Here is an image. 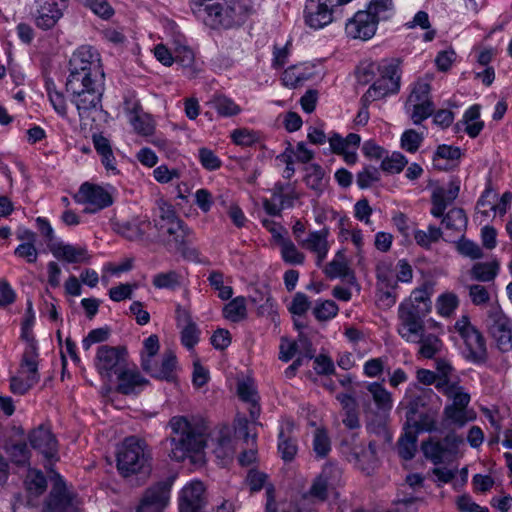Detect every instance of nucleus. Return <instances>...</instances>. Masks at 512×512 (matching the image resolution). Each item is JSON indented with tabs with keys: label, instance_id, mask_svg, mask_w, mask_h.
I'll list each match as a JSON object with an SVG mask.
<instances>
[{
	"label": "nucleus",
	"instance_id": "f257e3e1",
	"mask_svg": "<svg viewBox=\"0 0 512 512\" xmlns=\"http://www.w3.org/2000/svg\"><path fill=\"white\" fill-rule=\"evenodd\" d=\"M66 91L76 106L80 118H88L101 109L105 74L100 53L89 45H82L71 55L68 63Z\"/></svg>",
	"mask_w": 512,
	"mask_h": 512
},
{
	"label": "nucleus",
	"instance_id": "f03ea898",
	"mask_svg": "<svg viewBox=\"0 0 512 512\" xmlns=\"http://www.w3.org/2000/svg\"><path fill=\"white\" fill-rule=\"evenodd\" d=\"M168 426L171 429V435L168 438L171 459L181 462L204 448L205 426L200 419L177 415L169 420Z\"/></svg>",
	"mask_w": 512,
	"mask_h": 512
},
{
	"label": "nucleus",
	"instance_id": "7ed1b4c3",
	"mask_svg": "<svg viewBox=\"0 0 512 512\" xmlns=\"http://www.w3.org/2000/svg\"><path fill=\"white\" fill-rule=\"evenodd\" d=\"M154 224L168 249L180 250L189 242L191 231L177 216L172 205L163 201L159 203V214Z\"/></svg>",
	"mask_w": 512,
	"mask_h": 512
},
{
	"label": "nucleus",
	"instance_id": "20e7f679",
	"mask_svg": "<svg viewBox=\"0 0 512 512\" xmlns=\"http://www.w3.org/2000/svg\"><path fill=\"white\" fill-rule=\"evenodd\" d=\"M150 452L144 440L127 437L117 452V469L124 477L147 472L150 468Z\"/></svg>",
	"mask_w": 512,
	"mask_h": 512
},
{
	"label": "nucleus",
	"instance_id": "39448f33",
	"mask_svg": "<svg viewBox=\"0 0 512 512\" xmlns=\"http://www.w3.org/2000/svg\"><path fill=\"white\" fill-rule=\"evenodd\" d=\"M199 11L198 18L212 29L231 28L239 24L247 13L245 5L239 0L231 1L229 4L225 0L221 5L213 7L206 5V8Z\"/></svg>",
	"mask_w": 512,
	"mask_h": 512
},
{
	"label": "nucleus",
	"instance_id": "423d86ee",
	"mask_svg": "<svg viewBox=\"0 0 512 512\" xmlns=\"http://www.w3.org/2000/svg\"><path fill=\"white\" fill-rule=\"evenodd\" d=\"M352 0H306L304 20L315 30L321 29L337 19L341 7Z\"/></svg>",
	"mask_w": 512,
	"mask_h": 512
},
{
	"label": "nucleus",
	"instance_id": "0eeeda50",
	"mask_svg": "<svg viewBox=\"0 0 512 512\" xmlns=\"http://www.w3.org/2000/svg\"><path fill=\"white\" fill-rule=\"evenodd\" d=\"M431 85L426 80L416 81L405 103L406 113L416 125L429 118L434 111V104L431 100Z\"/></svg>",
	"mask_w": 512,
	"mask_h": 512
},
{
	"label": "nucleus",
	"instance_id": "6e6552de",
	"mask_svg": "<svg viewBox=\"0 0 512 512\" xmlns=\"http://www.w3.org/2000/svg\"><path fill=\"white\" fill-rule=\"evenodd\" d=\"M454 330L460 335L465 344V356L474 363L486 360L487 349L482 334L471 325L467 316H462L454 324Z\"/></svg>",
	"mask_w": 512,
	"mask_h": 512
},
{
	"label": "nucleus",
	"instance_id": "1a4fd4ad",
	"mask_svg": "<svg viewBox=\"0 0 512 512\" xmlns=\"http://www.w3.org/2000/svg\"><path fill=\"white\" fill-rule=\"evenodd\" d=\"M13 512H33L30 506L15 505ZM42 512H77L74 497L68 491L63 479L57 475Z\"/></svg>",
	"mask_w": 512,
	"mask_h": 512
},
{
	"label": "nucleus",
	"instance_id": "9d476101",
	"mask_svg": "<svg viewBox=\"0 0 512 512\" xmlns=\"http://www.w3.org/2000/svg\"><path fill=\"white\" fill-rule=\"evenodd\" d=\"M400 69L397 63L390 62L381 69V77L377 79L362 96L361 102L370 104L389 94H394L400 88Z\"/></svg>",
	"mask_w": 512,
	"mask_h": 512
},
{
	"label": "nucleus",
	"instance_id": "9b49d317",
	"mask_svg": "<svg viewBox=\"0 0 512 512\" xmlns=\"http://www.w3.org/2000/svg\"><path fill=\"white\" fill-rule=\"evenodd\" d=\"M125 348L101 345L97 349L95 367L102 378L111 380L127 365Z\"/></svg>",
	"mask_w": 512,
	"mask_h": 512
},
{
	"label": "nucleus",
	"instance_id": "f8f14e48",
	"mask_svg": "<svg viewBox=\"0 0 512 512\" xmlns=\"http://www.w3.org/2000/svg\"><path fill=\"white\" fill-rule=\"evenodd\" d=\"M462 438L455 433L446 435L442 440L430 438L421 445L424 456L433 464L438 465L450 462L456 455Z\"/></svg>",
	"mask_w": 512,
	"mask_h": 512
},
{
	"label": "nucleus",
	"instance_id": "ddd939ff",
	"mask_svg": "<svg viewBox=\"0 0 512 512\" xmlns=\"http://www.w3.org/2000/svg\"><path fill=\"white\" fill-rule=\"evenodd\" d=\"M488 328L499 350H512V321L504 314L500 306L493 305L488 311Z\"/></svg>",
	"mask_w": 512,
	"mask_h": 512
},
{
	"label": "nucleus",
	"instance_id": "4468645a",
	"mask_svg": "<svg viewBox=\"0 0 512 512\" xmlns=\"http://www.w3.org/2000/svg\"><path fill=\"white\" fill-rule=\"evenodd\" d=\"M112 192V186H100L85 182L80 186L75 199L78 203L90 205L92 208H86L85 211L94 213L112 205Z\"/></svg>",
	"mask_w": 512,
	"mask_h": 512
},
{
	"label": "nucleus",
	"instance_id": "2eb2a0df",
	"mask_svg": "<svg viewBox=\"0 0 512 512\" xmlns=\"http://www.w3.org/2000/svg\"><path fill=\"white\" fill-rule=\"evenodd\" d=\"M207 494L201 481H191L183 487L179 499L180 512H207Z\"/></svg>",
	"mask_w": 512,
	"mask_h": 512
},
{
	"label": "nucleus",
	"instance_id": "dca6fc26",
	"mask_svg": "<svg viewBox=\"0 0 512 512\" xmlns=\"http://www.w3.org/2000/svg\"><path fill=\"white\" fill-rule=\"evenodd\" d=\"M398 334L408 343H418L425 333L423 315L416 314L404 307L398 308Z\"/></svg>",
	"mask_w": 512,
	"mask_h": 512
},
{
	"label": "nucleus",
	"instance_id": "f3484780",
	"mask_svg": "<svg viewBox=\"0 0 512 512\" xmlns=\"http://www.w3.org/2000/svg\"><path fill=\"white\" fill-rule=\"evenodd\" d=\"M171 483L168 480L160 481L146 490L137 512H162L170 495Z\"/></svg>",
	"mask_w": 512,
	"mask_h": 512
},
{
	"label": "nucleus",
	"instance_id": "a211bd4d",
	"mask_svg": "<svg viewBox=\"0 0 512 512\" xmlns=\"http://www.w3.org/2000/svg\"><path fill=\"white\" fill-rule=\"evenodd\" d=\"M378 21L367 10H361L348 20L345 32L353 39L368 40L375 35Z\"/></svg>",
	"mask_w": 512,
	"mask_h": 512
},
{
	"label": "nucleus",
	"instance_id": "6ab92c4d",
	"mask_svg": "<svg viewBox=\"0 0 512 512\" xmlns=\"http://www.w3.org/2000/svg\"><path fill=\"white\" fill-rule=\"evenodd\" d=\"M141 366L151 377L170 382L175 379L176 355L170 350L164 352L160 364L156 363L154 359L143 358Z\"/></svg>",
	"mask_w": 512,
	"mask_h": 512
},
{
	"label": "nucleus",
	"instance_id": "aec40b11",
	"mask_svg": "<svg viewBox=\"0 0 512 512\" xmlns=\"http://www.w3.org/2000/svg\"><path fill=\"white\" fill-rule=\"evenodd\" d=\"M36 4V25L42 29H50L62 17L67 0H36Z\"/></svg>",
	"mask_w": 512,
	"mask_h": 512
},
{
	"label": "nucleus",
	"instance_id": "412c9836",
	"mask_svg": "<svg viewBox=\"0 0 512 512\" xmlns=\"http://www.w3.org/2000/svg\"><path fill=\"white\" fill-rule=\"evenodd\" d=\"M328 236L329 229L324 227L318 231H310L303 240H300L299 245L316 256L318 267L322 265L330 249Z\"/></svg>",
	"mask_w": 512,
	"mask_h": 512
},
{
	"label": "nucleus",
	"instance_id": "4be33fe9",
	"mask_svg": "<svg viewBox=\"0 0 512 512\" xmlns=\"http://www.w3.org/2000/svg\"><path fill=\"white\" fill-rule=\"evenodd\" d=\"M30 445L43 454L46 458L52 459L57 454V440L51 430L40 425L29 433Z\"/></svg>",
	"mask_w": 512,
	"mask_h": 512
},
{
	"label": "nucleus",
	"instance_id": "5701e85b",
	"mask_svg": "<svg viewBox=\"0 0 512 512\" xmlns=\"http://www.w3.org/2000/svg\"><path fill=\"white\" fill-rule=\"evenodd\" d=\"M117 391L124 395L138 394L148 384L136 367L127 364L117 375Z\"/></svg>",
	"mask_w": 512,
	"mask_h": 512
},
{
	"label": "nucleus",
	"instance_id": "b1692460",
	"mask_svg": "<svg viewBox=\"0 0 512 512\" xmlns=\"http://www.w3.org/2000/svg\"><path fill=\"white\" fill-rule=\"evenodd\" d=\"M52 255L58 259L72 264L87 263L90 255L86 247L72 245L64 242H54L49 244Z\"/></svg>",
	"mask_w": 512,
	"mask_h": 512
},
{
	"label": "nucleus",
	"instance_id": "393cba45",
	"mask_svg": "<svg viewBox=\"0 0 512 512\" xmlns=\"http://www.w3.org/2000/svg\"><path fill=\"white\" fill-rule=\"evenodd\" d=\"M268 476L257 470L248 472L246 481L252 492L260 491L265 488V512H277V503L275 501V488L271 483L267 482Z\"/></svg>",
	"mask_w": 512,
	"mask_h": 512
},
{
	"label": "nucleus",
	"instance_id": "a878e982",
	"mask_svg": "<svg viewBox=\"0 0 512 512\" xmlns=\"http://www.w3.org/2000/svg\"><path fill=\"white\" fill-rule=\"evenodd\" d=\"M350 462H353L362 471L367 474L371 473L377 465V449L374 442H370L368 447L362 444L354 445L348 457Z\"/></svg>",
	"mask_w": 512,
	"mask_h": 512
},
{
	"label": "nucleus",
	"instance_id": "bb28decb",
	"mask_svg": "<svg viewBox=\"0 0 512 512\" xmlns=\"http://www.w3.org/2000/svg\"><path fill=\"white\" fill-rule=\"evenodd\" d=\"M293 429V422L285 421L278 434V452L286 462L292 461L298 452L297 440L292 436Z\"/></svg>",
	"mask_w": 512,
	"mask_h": 512
},
{
	"label": "nucleus",
	"instance_id": "cd10ccee",
	"mask_svg": "<svg viewBox=\"0 0 512 512\" xmlns=\"http://www.w3.org/2000/svg\"><path fill=\"white\" fill-rule=\"evenodd\" d=\"M314 67L308 63H301L288 67L282 75L283 85L296 88L303 85L314 76Z\"/></svg>",
	"mask_w": 512,
	"mask_h": 512
},
{
	"label": "nucleus",
	"instance_id": "c85d7f7f",
	"mask_svg": "<svg viewBox=\"0 0 512 512\" xmlns=\"http://www.w3.org/2000/svg\"><path fill=\"white\" fill-rule=\"evenodd\" d=\"M20 374L27 377L31 382L39 381L38 373V348L34 340L29 341L22 356Z\"/></svg>",
	"mask_w": 512,
	"mask_h": 512
},
{
	"label": "nucleus",
	"instance_id": "c756f323",
	"mask_svg": "<svg viewBox=\"0 0 512 512\" xmlns=\"http://www.w3.org/2000/svg\"><path fill=\"white\" fill-rule=\"evenodd\" d=\"M436 388L452 401L448 406L468 409L470 395L465 392L463 387L444 379L437 382Z\"/></svg>",
	"mask_w": 512,
	"mask_h": 512
},
{
	"label": "nucleus",
	"instance_id": "7c9ffc66",
	"mask_svg": "<svg viewBox=\"0 0 512 512\" xmlns=\"http://www.w3.org/2000/svg\"><path fill=\"white\" fill-rule=\"evenodd\" d=\"M399 307L426 316L431 311V300L426 289H415L409 299L401 303Z\"/></svg>",
	"mask_w": 512,
	"mask_h": 512
},
{
	"label": "nucleus",
	"instance_id": "2f4dec72",
	"mask_svg": "<svg viewBox=\"0 0 512 512\" xmlns=\"http://www.w3.org/2000/svg\"><path fill=\"white\" fill-rule=\"evenodd\" d=\"M500 263L493 259L490 262H476L471 270V278L480 282H491L498 275Z\"/></svg>",
	"mask_w": 512,
	"mask_h": 512
},
{
	"label": "nucleus",
	"instance_id": "473e14b6",
	"mask_svg": "<svg viewBox=\"0 0 512 512\" xmlns=\"http://www.w3.org/2000/svg\"><path fill=\"white\" fill-rule=\"evenodd\" d=\"M460 156L458 147L440 145L433 156V166L438 170H447L451 167L450 162L458 160Z\"/></svg>",
	"mask_w": 512,
	"mask_h": 512
},
{
	"label": "nucleus",
	"instance_id": "72a5a7b5",
	"mask_svg": "<svg viewBox=\"0 0 512 512\" xmlns=\"http://www.w3.org/2000/svg\"><path fill=\"white\" fill-rule=\"evenodd\" d=\"M209 104L221 117H232L241 112L240 106L223 94L214 95Z\"/></svg>",
	"mask_w": 512,
	"mask_h": 512
},
{
	"label": "nucleus",
	"instance_id": "f704fd0d",
	"mask_svg": "<svg viewBox=\"0 0 512 512\" xmlns=\"http://www.w3.org/2000/svg\"><path fill=\"white\" fill-rule=\"evenodd\" d=\"M367 391L372 396V399L379 410L386 412L392 409V395L382 384L378 382L369 383L367 385Z\"/></svg>",
	"mask_w": 512,
	"mask_h": 512
},
{
	"label": "nucleus",
	"instance_id": "c9c22d12",
	"mask_svg": "<svg viewBox=\"0 0 512 512\" xmlns=\"http://www.w3.org/2000/svg\"><path fill=\"white\" fill-rule=\"evenodd\" d=\"M305 182L309 188L320 194L325 190L328 180L320 165L311 164L306 168Z\"/></svg>",
	"mask_w": 512,
	"mask_h": 512
},
{
	"label": "nucleus",
	"instance_id": "e433bc0d",
	"mask_svg": "<svg viewBox=\"0 0 512 512\" xmlns=\"http://www.w3.org/2000/svg\"><path fill=\"white\" fill-rule=\"evenodd\" d=\"M279 245L282 259L291 265L304 263L305 255L300 252L296 245L288 238L279 237Z\"/></svg>",
	"mask_w": 512,
	"mask_h": 512
},
{
	"label": "nucleus",
	"instance_id": "4c0bfd02",
	"mask_svg": "<svg viewBox=\"0 0 512 512\" xmlns=\"http://www.w3.org/2000/svg\"><path fill=\"white\" fill-rule=\"evenodd\" d=\"M312 449L316 457L325 458L331 451V440L323 427H317L313 433Z\"/></svg>",
	"mask_w": 512,
	"mask_h": 512
},
{
	"label": "nucleus",
	"instance_id": "58836bf2",
	"mask_svg": "<svg viewBox=\"0 0 512 512\" xmlns=\"http://www.w3.org/2000/svg\"><path fill=\"white\" fill-rule=\"evenodd\" d=\"M223 315L231 322L243 320L247 315L246 299L242 296L232 299L224 306Z\"/></svg>",
	"mask_w": 512,
	"mask_h": 512
},
{
	"label": "nucleus",
	"instance_id": "ea45409f",
	"mask_svg": "<svg viewBox=\"0 0 512 512\" xmlns=\"http://www.w3.org/2000/svg\"><path fill=\"white\" fill-rule=\"evenodd\" d=\"M27 491L32 496H39L47 488V481L44 474L37 469H29L25 478Z\"/></svg>",
	"mask_w": 512,
	"mask_h": 512
},
{
	"label": "nucleus",
	"instance_id": "a19ab883",
	"mask_svg": "<svg viewBox=\"0 0 512 512\" xmlns=\"http://www.w3.org/2000/svg\"><path fill=\"white\" fill-rule=\"evenodd\" d=\"M459 192L460 180L455 178L449 181V183L445 186L436 187L433 190L431 197L444 202L446 205H449L458 197Z\"/></svg>",
	"mask_w": 512,
	"mask_h": 512
},
{
	"label": "nucleus",
	"instance_id": "79ce46f5",
	"mask_svg": "<svg viewBox=\"0 0 512 512\" xmlns=\"http://www.w3.org/2000/svg\"><path fill=\"white\" fill-rule=\"evenodd\" d=\"M420 345L419 354L427 359L433 358L442 348L440 338L432 333H424L422 339L417 343Z\"/></svg>",
	"mask_w": 512,
	"mask_h": 512
},
{
	"label": "nucleus",
	"instance_id": "37998d69",
	"mask_svg": "<svg viewBox=\"0 0 512 512\" xmlns=\"http://www.w3.org/2000/svg\"><path fill=\"white\" fill-rule=\"evenodd\" d=\"M443 414L446 421L457 427H462L468 421H471L475 418V414L472 410L450 406H446L444 408Z\"/></svg>",
	"mask_w": 512,
	"mask_h": 512
},
{
	"label": "nucleus",
	"instance_id": "c03bdc74",
	"mask_svg": "<svg viewBox=\"0 0 512 512\" xmlns=\"http://www.w3.org/2000/svg\"><path fill=\"white\" fill-rule=\"evenodd\" d=\"M467 222V216L461 208H452L442 219V223L447 229L458 232H462L466 229Z\"/></svg>",
	"mask_w": 512,
	"mask_h": 512
},
{
	"label": "nucleus",
	"instance_id": "a18cd8bd",
	"mask_svg": "<svg viewBox=\"0 0 512 512\" xmlns=\"http://www.w3.org/2000/svg\"><path fill=\"white\" fill-rule=\"evenodd\" d=\"M148 226L149 222L147 220L135 219L123 224L120 232L129 240H140L146 234Z\"/></svg>",
	"mask_w": 512,
	"mask_h": 512
},
{
	"label": "nucleus",
	"instance_id": "49530a36",
	"mask_svg": "<svg viewBox=\"0 0 512 512\" xmlns=\"http://www.w3.org/2000/svg\"><path fill=\"white\" fill-rule=\"evenodd\" d=\"M327 277L345 278L350 275V269L342 252H338L335 258L324 269Z\"/></svg>",
	"mask_w": 512,
	"mask_h": 512
},
{
	"label": "nucleus",
	"instance_id": "de8ad7c7",
	"mask_svg": "<svg viewBox=\"0 0 512 512\" xmlns=\"http://www.w3.org/2000/svg\"><path fill=\"white\" fill-rule=\"evenodd\" d=\"M367 11L379 22L392 17L394 4L392 0H371Z\"/></svg>",
	"mask_w": 512,
	"mask_h": 512
},
{
	"label": "nucleus",
	"instance_id": "09e8293b",
	"mask_svg": "<svg viewBox=\"0 0 512 512\" xmlns=\"http://www.w3.org/2000/svg\"><path fill=\"white\" fill-rule=\"evenodd\" d=\"M130 123L138 134L150 136L154 133L155 123L148 114L135 112L130 117Z\"/></svg>",
	"mask_w": 512,
	"mask_h": 512
},
{
	"label": "nucleus",
	"instance_id": "8fccbe9b",
	"mask_svg": "<svg viewBox=\"0 0 512 512\" xmlns=\"http://www.w3.org/2000/svg\"><path fill=\"white\" fill-rule=\"evenodd\" d=\"M408 164L406 157L400 152H393L390 156H384L381 169L389 174L400 173Z\"/></svg>",
	"mask_w": 512,
	"mask_h": 512
},
{
	"label": "nucleus",
	"instance_id": "3c124183",
	"mask_svg": "<svg viewBox=\"0 0 512 512\" xmlns=\"http://www.w3.org/2000/svg\"><path fill=\"white\" fill-rule=\"evenodd\" d=\"M152 284L157 289L174 290L180 286V276L175 271L158 273L153 276Z\"/></svg>",
	"mask_w": 512,
	"mask_h": 512
},
{
	"label": "nucleus",
	"instance_id": "603ef678",
	"mask_svg": "<svg viewBox=\"0 0 512 512\" xmlns=\"http://www.w3.org/2000/svg\"><path fill=\"white\" fill-rule=\"evenodd\" d=\"M417 435L406 432L398 441V453L405 460H411L416 452Z\"/></svg>",
	"mask_w": 512,
	"mask_h": 512
},
{
	"label": "nucleus",
	"instance_id": "864d4df0",
	"mask_svg": "<svg viewBox=\"0 0 512 512\" xmlns=\"http://www.w3.org/2000/svg\"><path fill=\"white\" fill-rule=\"evenodd\" d=\"M459 305L458 297L451 292L441 294L436 303L438 314L443 317H449L453 314Z\"/></svg>",
	"mask_w": 512,
	"mask_h": 512
},
{
	"label": "nucleus",
	"instance_id": "5fc2aeb1",
	"mask_svg": "<svg viewBox=\"0 0 512 512\" xmlns=\"http://www.w3.org/2000/svg\"><path fill=\"white\" fill-rule=\"evenodd\" d=\"M441 236V229L432 225L428 227V231L417 230L414 233L416 243L425 249H429L433 243L437 242L441 238Z\"/></svg>",
	"mask_w": 512,
	"mask_h": 512
},
{
	"label": "nucleus",
	"instance_id": "6e6d98bb",
	"mask_svg": "<svg viewBox=\"0 0 512 512\" xmlns=\"http://www.w3.org/2000/svg\"><path fill=\"white\" fill-rule=\"evenodd\" d=\"M338 311L337 304L332 300L318 302L313 308V314L319 321H327L334 318Z\"/></svg>",
	"mask_w": 512,
	"mask_h": 512
},
{
	"label": "nucleus",
	"instance_id": "4d7b16f0",
	"mask_svg": "<svg viewBox=\"0 0 512 512\" xmlns=\"http://www.w3.org/2000/svg\"><path fill=\"white\" fill-rule=\"evenodd\" d=\"M456 249L459 254L472 260H478L483 257V251L481 247L477 243L466 239L463 236L456 243Z\"/></svg>",
	"mask_w": 512,
	"mask_h": 512
},
{
	"label": "nucleus",
	"instance_id": "13d9d810",
	"mask_svg": "<svg viewBox=\"0 0 512 512\" xmlns=\"http://www.w3.org/2000/svg\"><path fill=\"white\" fill-rule=\"evenodd\" d=\"M210 285L218 291V297L222 300H228L232 297L233 289L231 286L224 285L223 274L213 271L208 277Z\"/></svg>",
	"mask_w": 512,
	"mask_h": 512
},
{
	"label": "nucleus",
	"instance_id": "bf43d9fd",
	"mask_svg": "<svg viewBox=\"0 0 512 512\" xmlns=\"http://www.w3.org/2000/svg\"><path fill=\"white\" fill-rule=\"evenodd\" d=\"M422 141L423 137L421 134L413 129H409L401 136V147L407 152L415 153L419 149Z\"/></svg>",
	"mask_w": 512,
	"mask_h": 512
},
{
	"label": "nucleus",
	"instance_id": "052dcab7",
	"mask_svg": "<svg viewBox=\"0 0 512 512\" xmlns=\"http://www.w3.org/2000/svg\"><path fill=\"white\" fill-rule=\"evenodd\" d=\"M198 157L201 165L207 170L213 171L221 167V160L212 150L206 147L199 149Z\"/></svg>",
	"mask_w": 512,
	"mask_h": 512
},
{
	"label": "nucleus",
	"instance_id": "680f3d73",
	"mask_svg": "<svg viewBox=\"0 0 512 512\" xmlns=\"http://www.w3.org/2000/svg\"><path fill=\"white\" fill-rule=\"evenodd\" d=\"M11 460L17 464H25L30 458V450L25 442L13 443L8 448Z\"/></svg>",
	"mask_w": 512,
	"mask_h": 512
},
{
	"label": "nucleus",
	"instance_id": "e2e57ef3",
	"mask_svg": "<svg viewBox=\"0 0 512 512\" xmlns=\"http://www.w3.org/2000/svg\"><path fill=\"white\" fill-rule=\"evenodd\" d=\"M154 179L162 184L172 182L174 179H179L181 171L177 168H168L166 165H160L153 170Z\"/></svg>",
	"mask_w": 512,
	"mask_h": 512
},
{
	"label": "nucleus",
	"instance_id": "0e129e2a",
	"mask_svg": "<svg viewBox=\"0 0 512 512\" xmlns=\"http://www.w3.org/2000/svg\"><path fill=\"white\" fill-rule=\"evenodd\" d=\"M380 180V172L375 167H366L357 174V185L361 189L370 187L373 183Z\"/></svg>",
	"mask_w": 512,
	"mask_h": 512
},
{
	"label": "nucleus",
	"instance_id": "69168bd1",
	"mask_svg": "<svg viewBox=\"0 0 512 512\" xmlns=\"http://www.w3.org/2000/svg\"><path fill=\"white\" fill-rule=\"evenodd\" d=\"M85 5L89 7L96 15L108 19L114 14L113 8L107 0H83Z\"/></svg>",
	"mask_w": 512,
	"mask_h": 512
},
{
	"label": "nucleus",
	"instance_id": "338daca9",
	"mask_svg": "<svg viewBox=\"0 0 512 512\" xmlns=\"http://www.w3.org/2000/svg\"><path fill=\"white\" fill-rule=\"evenodd\" d=\"M310 301L306 294L298 292L295 294L292 302L289 305V311L292 314L302 316L304 315L308 309L310 308Z\"/></svg>",
	"mask_w": 512,
	"mask_h": 512
},
{
	"label": "nucleus",
	"instance_id": "774afa93",
	"mask_svg": "<svg viewBox=\"0 0 512 512\" xmlns=\"http://www.w3.org/2000/svg\"><path fill=\"white\" fill-rule=\"evenodd\" d=\"M231 136L234 143L241 146H251L258 140L257 134L248 129H236Z\"/></svg>",
	"mask_w": 512,
	"mask_h": 512
}]
</instances>
